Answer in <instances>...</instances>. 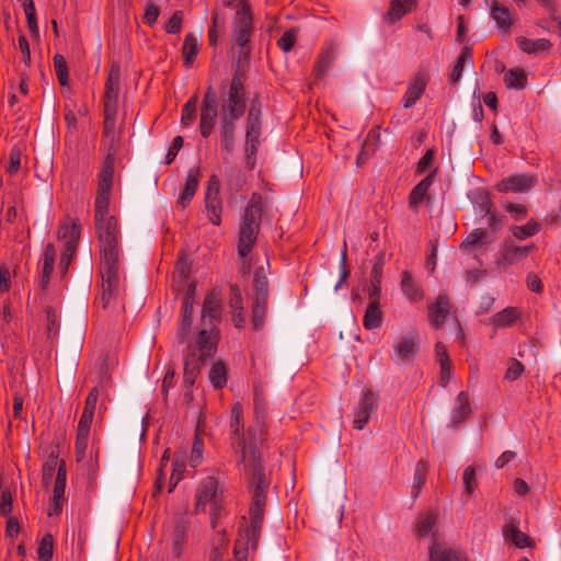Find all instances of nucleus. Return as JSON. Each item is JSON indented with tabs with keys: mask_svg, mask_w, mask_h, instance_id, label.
<instances>
[{
	"mask_svg": "<svg viewBox=\"0 0 561 561\" xmlns=\"http://www.w3.org/2000/svg\"><path fill=\"white\" fill-rule=\"evenodd\" d=\"M245 434V459L239 455V465L243 467L247 488L251 493L250 525L244 529L242 542L245 550H256L264 522L265 507L267 504V492L271 479L266 473L259 446L267 439L266 423L254 421L248 427Z\"/></svg>",
	"mask_w": 561,
	"mask_h": 561,
	"instance_id": "nucleus-1",
	"label": "nucleus"
},
{
	"mask_svg": "<svg viewBox=\"0 0 561 561\" xmlns=\"http://www.w3.org/2000/svg\"><path fill=\"white\" fill-rule=\"evenodd\" d=\"M110 201L104 208L98 207L95 202V230L100 242L101 262L99 273L102 278L101 296L95 304L106 309L110 301L118 295L119 288V249H118V225L114 216H108Z\"/></svg>",
	"mask_w": 561,
	"mask_h": 561,
	"instance_id": "nucleus-2",
	"label": "nucleus"
},
{
	"mask_svg": "<svg viewBox=\"0 0 561 561\" xmlns=\"http://www.w3.org/2000/svg\"><path fill=\"white\" fill-rule=\"evenodd\" d=\"M222 100L219 115V140L224 157L232 154L234 149L236 123L247 110V93L240 68L228 84L222 83Z\"/></svg>",
	"mask_w": 561,
	"mask_h": 561,
	"instance_id": "nucleus-3",
	"label": "nucleus"
},
{
	"mask_svg": "<svg viewBox=\"0 0 561 561\" xmlns=\"http://www.w3.org/2000/svg\"><path fill=\"white\" fill-rule=\"evenodd\" d=\"M218 337L214 330L202 329L197 334L196 346L188 345L184 354L183 385L193 388L206 362L214 357L217 351Z\"/></svg>",
	"mask_w": 561,
	"mask_h": 561,
	"instance_id": "nucleus-4",
	"label": "nucleus"
},
{
	"mask_svg": "<svg viewBox=\"0 0 561 561\" xmlns=\"http://www.w3.org/2000/svg\"><path fill=\"white\" fill-rule=\"evenodd\" d=\"M263 213V197L252 193L239 225L238 254L247 257L256 242Z\"/></svg>",
	"mask_w": 561,
	"mask_h": 561,
	"instance_id": "nucleus-5",
	"label": "nucleus"
},
{
	"mask_svg": "<svg viewBox=\"0 0 561 561\" xmlns=\"http://www.w3.org/2000/svg\"><path fill=\"white\" fill-rule=\"evenodd\" d=\"M253 31V18L250 4L242 0L237 8L236 19L232 25V37L239 48L238 68L248 62L251 55V35Z\"/></svg>",
	"mask_w": 561,
	"mask_h": 561,
	"instance_id": "nucleus-6",
	"label": "nucleus"
},
{
	"mask_svg": "<svg viewBox=\"0 0 561 561\" xmlns=\"http://www.w3.org/2000/svg\"><path fill=\"white\" fill-rule=\"evenodd\" d=\"M81 226L78 220L72 221L70 225L67 222L60 224L57 232L59 240H65V249L61 253L59 261V271L64 276L76 254L79 239H80Z\"/></svg>",
	"mask_w": 561,
	"mask_h": 561,
	"instance_id": "nucleus-7",
	"label": "nucleus"
},
{
	"mask_svg": "<svg viewBox=\"0 0 561 561\" xmlns=\"http://www.w3.org/2000/svg\"><path fill=\"white\" fill-rule=\"evenodd\" d=\"M116 153L117 146L114 144V139H112L111 144L108 145L105 159L102 163L101 172L99 174L98 193L95 197V202H98L99 208H104L105 203L110 201Z\"/></svg>",
	"mask_w": 561,
	"mask_h": 561,
	"instance_id": "nucleus-8",
	"label": "nucleus"
},
{
	"mask_svg": "<svg viewBox=\"0 0 561 561\" xmlns=\"http://www.w3.org/2000/svg\"><path fill=\"white\" fill-rule=\"evenodd\" d=\"M218 95L213 85H208L201 104L199 131L207 139L214 131L218 117Z\"/></svg>",
	"mask_w": 561,
	"mask_h": 561,
	"instance_id": "nucleus-9",
	"label": "nucleus"
},
{
	"mask_svg": "<svg viewBox=\"0 0 561 561\" xmlns=\"http://www.w3.org/2000/svg\"><path fill=\"white\" fill-rule=\"evenodd\" d=\"M243 430V409L240 402L231 407L230 439L234 453L245 459V434Z\"/></svg>",
	"mask_w": 561,
	"mask_h": 561,
	"instance_id": "nucleus-10",
	"label": "nucleus"
},
{
	"mask_svg": "<svg viewBox=\"0 0 561 561\" xmlns=\"http://www.w3.org/2000/svg\"><path fill=\"white\" fill-rule=\"evenodd\" d=\"M220 183L216 175H210L207 182L205 194V208L207 210L208 219L216 226L221 222L222 204L219 197Z\"/></svg>",
	"mask_w": 561,
	"mask_h": 561,
	"instance_id": "nucleus-11",
	"label": "nucleus"
},
{
	"mask_svg": "<svg viewBox=\"0 0 561 561\" xmlns=\"http://www.w3.org/2000/svg\"><path fill=\"white\" fill-rule=\"evenodd\" d=\"M535 250V244L515 245L512 241H505L496 260V265L500 270H505L507 266L522 262Z\"/></svg>",
	"mask_w": 561,
	"mask_h": 561,
	"instance_id": "nucleus-12",
	"label": "nucleus"
},
{
	"mask_svg": "<svg viewBox=\"0 0 561 561\" xmlns=\"http://www.w3.org/2000/svg\"><path fill=\"white\" fill-rule=\"evenodd\" d=\"M378 407V394L371 389H366L355 408L353 426L356 430H363L368 423L370 415Z\"/></svg>",
	"mask_w": 561,
	"mask_h": 561,
	"instance_id": "nucleus-13",
	"label": "nucleus"
},
{
	"mask_svg": "<svg viewBox=\"0 0 561 561\" xmlns=\"http://www.w3.org/2000/svg\"><path fill=\"white\" fill-rule=\"evenodd\" d=\"M221 317V295L218 290L214 289L209 291L203 302L202 308V324L204 329L210 331L218 336V332L214 327V321L219 320Z\"/></svg>",
	"mask_w": 561,
	"mask_h": 561,
	"instance_id": "nucleus-14",
	"label": "nucleus"
},
{
	"mask_svg": "<svg viewBox=\"0 0 561 561\" xmlns=\"http://www.w3.org/2000/svg\"><path fill=\"white\" fill-rule=\"evenodd\" d=\"M219 482L215 477H206L202 480L196 492V507L197 512L204 511L206 505L210 503L214 507H217V492Z\"/></svg>",
	"mask_w": 561,
	"mask_h": 561,
	"instance_id": "nucleus-15",
	"label": "nucleus"
},
{
	"mask_svg": "<svg viewBox=\"0 0 561 561\" xmlns=\"http://www.w3.org/2000/svg\"><path fill=\"white\" fill-rule=\"evenodd\" d=\"M536 183V179L527 174H514L501 180L496 190L501 193H526Z\"/></svg>",
	"mask_w": 561,
	"mask_h": 561,
	"instance_id": "nucleus-16",
	"label": "nucleus"
},
{
	"mask_svg": "<svg viewBox=\"0 0 561 561\" xmlns=\"http://www.w3.org/2000/svg\"><path fill=\"white\" fill-rule=\"evenodd\" d=\"M437 174V168L431 171L423 180H421L409 194V208L414 213L419 211L420 205L424 201H431L428 190Z\"/></svg>",
	"mask_w": 561,
	"mask_h": 561,
	"instance_id": "nucleus-17",
	"label": "nucleus"
},
{
	"mask_svg": "<svg viewBox=\"0 0 561 561\" xmlns=\"http://www.w3.org/2000/svg\"><path fill=\"white\" fill-rule=\"evenodd\" d=\"M428 82V76L422 71L414 73L403 95V106L412 107L423 95Z\"/></svg>",
	"mask_w": 561,
	"mask_h": 561,
	"instance_id": "nucleus-18",
	"label": "nucleus"
},
{
	"mask_svg": "<svg viewBox=\"0 0 561 561\" xmlns=\"http://www.w3.org/2000/svg\"><path fill=\"white\" fill-rule=\"evenodd\" d=\"M121 83V67L113 64L105 82L104 106L117 107Z\"/></svg>",
	"mask_w": 561,
	"mask_h": 561,
	"instance_id": "nucleus-19",
	"label": "nucleus"
},
{
	"mask_svg": "<svg viewBox=\"0 0 561 561\" xmlns=\"http://www.w3.org/2000/svg\"><path fill=\"white\" fill-rule=\"evenodd\" d=\"M450 312V301L447 295H439L436 302L428 307V317L431 325L440 329Z\"/></svg>",
	"mask_w": 561,
	"mask_h": 561,
	"instance_id": "nucleus-20",
	"label": "nucleus"
},
{
	"mask_svg": "<svg viewBox=\"0 0 561 561\" xmlns=\"http://www.w3.org/2000/svg\"><path fill=\"white\" fill-rule=\"evenodd\" d=\"M503 536L506 541H511L517 548H530L534 546L533 539L518 527V522L511 518L503 526Z\"/></svg>",
	"mask_w": 561,
	"mask_h": 561,
	"instance_id": "nucleus-21",
	"label": "nucleus"
},
{
	"mask_svg": "<svg viewBox=\"0 0 561 561\" xmlns=\"http://www.w3.org/2000/svg\"><path fill=\"white\" fill-rule=\"evenodd\" d=\"M471 412L469 393L467 391H460L456 399V407L451 411L448 426L451 428L458 427L470 416Z\"/></svg>",
	"mask_w": 561,
	"mask_h": 561,
	"instance_id": "nucleus-22",
	"label": "nucleus"
},
{
	"mask_svg": "<svg viewBox=\"0 0 561 561\" xmlns=\"http://www.w3.org/2000/svg\"><path fill=\"white\" fill-rule=\"evenodd\" d=\"M202 173L199 168L188 170L184 187L179 196L178 204L185 208L193 199L201 180Z\"/></svg>",
	"mask_w": 561,
	"mask_h": 561,
	"instance_id": "nucleus-23",
	"label": "nucleus"
},
{
	"mask_svg": "<svg viewBox=\"0 0 561 561\" xmlns=\"http://www.w3.org/2000/svg\"><path fill=\"white\" fill-rule=\"evenodd\" d=\"M417 7V0H392L383 16L388 24H394Z\"/></svg>",
	"mask_w": 561,
	"mask_h": 561,
	"instance_id": "nucleus-24",
	"label": "nucleus"
},
{
	"mask_svg": "<svg viewBox=\"0 0 561 561\" xmlns=\"http://www.w3.org/2000/svg\"><path fill=\"white\" fill-rule=\"evenodd\" d=\"M100 379L95 387H93L84 402L83 413H89L91 415H94L98 399L100 397V390L104 388L105 382L110 380V376L107 375V365L105 360L102 362L100 367Z\"/></svg>",
	"mask_w": 561,
	"mask_h": 561,
	"instance_id": "nucleus-25",
	"label": "nucleus"
},
{
	"mask_svg": "<svg viewBox=\"0 0 561 561\" xmlns=\"http://www.w3.org/2000/svg\"><path fill=\"white\" fill-rule=\"evenodd\" d=\"M336 50L337 45L333 42L325 43V46L323 50L319 54L318 59L313 67V73L317 79H321L330 66L332 65L333 60L336 57Z\"/></svg>",
	"mask_w": 561,
	"mask_h": 561,
	"instance_id": "nucleus-26",
	"label": "nucleus"
},
{
	"mask_svg": "<svg viewBox=\"0 0 561 561\" xmlns=\"http://www.w3.org/2000/svg\"><path fill=\"white\" fill-rule=\"evenodd\" d=\"M56 260V249L53 243L46 244L43 253V268L39 276V288L45 291L49 284L50 275Z\"/></svg>",
	"mask_w": 561,
	"mask_h": 561,
	"instance_id": "nucleus-27",
	"label": "nucleus"
},
{
	"mask_svg": "<svg viewBox=\"0 0 561 561\" xmlns=\"http://www.w3.org/2000/svg\"><path fill=\"white\" fill-rule=\"evenodd\" d=\"M394 350L402 360L413 359L419 351L417 333H410L407 336L402 337L396 344Z\"/></svg>",
	"mask_w": 561,
	"mask_h": 561,
	"instance_id": "nucleus-28",
	"label": "nucleus"
},
{
	"mask_svg": "<svg viewBox=\"0 0 561 561\" xmlns=\"http://www.w3.org/2000/svg\"><path fill=\"white\" fill-rule=\"evenodd\" d=\"M401 290L410 301H420L423 299L424 294L421 286L414 280L409 271H403L401 274Z\"/></svg>",
	"mask_w": 561,
	"mask_h": 561,
	"instance_id": "nucleus-29",
	"label": "nucleus"
},
{
	"mask_svg": "<svg viewBox=\"0 0 561 561\" xmlns=\"http://www.w3.org/2000/svg\"><path fill=\"white\" fill-rule=\"evenodd\" d=\"M430 561H462L458 552L438 542L436 539L430 548Z\"/></svg>",
	"mask_w": 561,
	"mask_h": 561,
	"instance_id": "nucleus-30",
	"label": "nucleus"
},
{
	"mask_svg": "<svg viewBox=\"0 0 561 561\" xmlns=\"http://www.w3.org/2000/svg\"><path fill=\"white\" fill-rule=\"evenodd\" d=\"M516 44L520 50L530 55L547 51L552 46L551 42L547 38L529 39L525 36H517Z\"/></svg>",
	"mask_w": 561,
	"mask_h": 561,
	"instance_id": "nucleus-31",
	"label": "nucleus"
},
{
	"mask_svg": "<svg viewBox=\"0 0 561 561\" xmlns=\"http://www.w3.org/2000/svg\"><path fill=\"white\" fill-rule=\"evenodd\" d=\"M491 16L496 22L497 26L508 33L512 27V18L508 8L499 3V1H494V7L490 8Z\"/></svg>",
	"mask_w": 561,
	"mask_h": 561,
	"instance_id": "nucleus-32",
	"label": "nucleus"
},
{
	"mask_svg": "<svg viewBox=\"0 0 561 561\" xmlns=\"http://www.w3.org/2000/svg\"><path fill=\"white\" fill-rule=\"evenodd\" d=\"M469 196L482 217H485L486 215L491 214V207L493 203L486 190H474L473 192H471Z\"/></svg>",
	"mask_w": 561,
	"mask_h": 561,
	"instance_id": "nucleus-33",
	"label": "nucleus"
},
{
	"mask_svg": "<svg viewBox=\"0 0 561 561\" xmlns=\"http://www.w3.org/2000/svg\"><path fill=\"white\" fill-rule=\"evenodd\" d=\"M428 472V462L424 459H421L416 462L414 477H413V485H412V497L413 500L417 499L423 485L426 481V476Z\"/></svg>",
	"mask_w": 561,
	"mask_h": 561,
	"instance_id": "nucleus-34",
	"label": "nucleus"
},
{
	"mask_svg": "<svg viewBox=\"0 0 561 561\" xmlns=\"http://www.w3.org/2000/svg\"><path fill=\"white\" fill-rule=\"evenodd\" d=\"M198 53V44L196 37L188 33L185 35L182 46L183 64L185 67H191Z\"/></svg>",
	"mask_w": 561,
	"mask_h": 561,
	"instance_id": "nucleus-35",
	"label": "nucleus"
},
{
	"mask_svg": "<svg viewBox=\"0 0 561 561\" xmlns=\"http://www.w3.org/2000/svg\"><path fill=\"white\" fill-rule=\"evenodd\" d=\"M504 83L508 89L523 90L527 85V76L522 68L510 69L504 76Z\"/></svg>",
	"mask_w": 561,
	"mask_h": 561,
	"instance_id": "nucleus-36",
	"label": "nucleus"
},
{
	"mask_svg": "<svg viewBox=\"0 0 561 561\" xmlns=\"http://www.w3.org/2000/svg\"><path fill=\"white\" fill-rule=\"evenodd\" d=\"M215 389H222L227 383V366L222 360L214 363L208 375Z\"/></svg>",
	"mask_w": 561,
	"mask_h": 561,
	"instance_id": "nucleus-37",
	"label": "nucleus"
},
{
	"mask_svg": "<svg viewBox=\"0 0 561 561\" xmlns=\"http://www.w3.org/2000/svg\"><path fill=\"white\" fill-rule=\"evenodd\" d=\"M469 61L472 64V53L471 49L468 46H465L458 56L456 64L453 68V71L449 77V82L451 84H456L462 76L465 64Z\"/></svg>",
	"mask_w": 561,
	"mask_h": 561,
	"instance_id": "nucleus-38",
	"label": "nucleus"
},
{
	"mask_svg": "<svg viewBox=\"0 0 561 561\" xmlns=\"http://www.w3.org/2000/svg\"><path fill=\"white\" fill-rule=\"evenodd\" d=\"M116 114L117 107L104 106L103 136L108 138L110 142L114 139V144L117 146L114 135Z\"/></svg>",
	"mask_w": 561,
	"mask_h": 561,
	"instance_id": "nucleus-39",
	"label": "nucleus"
},
{
	"mask_svg": "<svg viewBox=\"0 0 561 561\" xmlns=\"http://www.w3.org/2000/svg\"><path fill=\"white\" fill-rule=\"evenodd\" d=\"M519 317V312L514 307H507L492 317V323L499 328L512 325Z\"/></svg>",
	"mask_w": 561,
	"mask_h": 561,
	"instance_id": "nucleus-40",
	"label": "nucleus"
},
{
	"mask_svg": "<svg viewBox=\"0 0 561 561\" xmlns=\"http://www.w3.org/2000/svg\"><path fill=\"white\" fill-rule=\"evenodd\" d=\"M382 322V313L379 309V305H370L365 311L363 325L367 330L378 329Z\"/></svg>",
	"mask_w": 561,
	"mask_h": 561,
	"instance_id": "nucleus-41",
	"label": "nucleus"
},
{
	"mask_svg": "<svg viewBox=\"0 0 561 561\" xmlns=\"http://www.w3.org/2000/svg\"><path fill=\"white\" fill-rule=\"evenodd\" d=\"M66 463L61 462L58 471L56 473L55 485L53 491V497L50 501L54 502H62L65 499V489H66Z\"/></svg>",
	"mask_w": 561,
	"mask_h": 561,
	"instance_id": "nucleus-42",
	"label": "nucleus"
},
{
	"mask_svg": "<svg viewBox=\"0 0 561 561\" xmlns=\"http://www.w3.org/2000/svg\"><path fill=\"white\" fill-rule=\"evenodd\" d=\"M510 230L517 240H525L537 234L540 231V225L536 220L530 219L524 226H512Z\"/></svg>",
	"mask_w": 561,
	"mask_h": 561,
	"instance_id": "nucleus-43",
	"label": "nucleus"
},
{
	"mask_svg": "<svg viewBox=\"0 0 561 561\" xmlns=\"http://www.w3.org/2000/svg\"><path fill=\"white\" fill-rule=\"evenodd\" d=\"M436 524V514L433 512H426L420 514L416 522V533L419 537L427 536Z\"/></svg>",
	"mask_w": 561,
	"mask_h": 561,
	"instance_id": "nucleus-44",
	"label": "nucleus"
},
{
	"mask_svg": "<svg viewBox=\"0 0 561 561\" xmlns=\"http://www.w3.org/2000/svg\"><path fill=\"white\" fill-rule=\"evenodd\" d=\"M61 462H65V461L64 460L59 461L58 456L54 455V454H51L48 457V459L44 462L43 468H42V479H43V484L45 486H48L50 484L53 477H54L56 470L58 471V468Z\"/></svg>",
	"mask_w": 561,
	"mask_h": 561,
	"instance_id": "nucleus-45",
	"label": "nucleus"
},
{
	"mask_svg": "<svg viewBox=\"0 0 561 561\" xmlns=\"http://www.w3.org/2000/svg\"><path fill=\"white\" fill-rule=\"evenodd\" d=\"M198 96L194 94L182 107L181 123L183 126H190L196 118Z\"/></svg>",
	"mask_w": 561,
	"mask_h": 561,
	"instance_id": "nucleus-46",
	"label": "nucleus"
},
{
	"mask_svg": "<svg viewBox=\"0 0 561 561\" xmlns=\"http://www.w3.org/2000/svg\"><path fill=\"white\" fill-rule=\"evenodd\" d=\"M54 553V537L51 534H45L37 548L38 561H51Z\"/></svg>",
	"mask_w": 561,
	"mask_h": 561,
	"instance_id": "nucleus-47",
	"label": "nucleus"
},
{
	"mask_svg": "<svg viewBox=\"0 0 561 561\" xmlns=\"http://www.w3.org/2000/svg\"><path fill=\"white\" fill-rule=\"evenodd\" d=\"M260 134H245V156L248 160L249 168L252 169L255 162V154L257 151V146L260 144Z\"/></svg>",
	"mask_w": 561,
	"mask_h": 561,
	"instance_id": "nucleus-48",
	"label": "nucleus"
},
{
	"mask_svg": "<svg viewBox=\"0 0 561 561\" xmlns=\"http://www.w3.org/2000/svg\"><path fill=\"white\" fill-rule=\"evenodd\" d=\"M54 68L60 85H68V66L65 57L60 54L54 56Z\"/></svg>",
	"mask_w": 561,
	"mask_h": 561,
	"instance_id": "nucleus-49",
	"label": "nucleus"
},
{
	"mask_svg": "<svg viewBox=\"0 0 561 561\" xmlns=\"http://www.w3.org/2000/svg\"><path fill=\"white\" fill-rule=\"evenodd\" d=\"M486 238L485 230L478 228L472 230L467 238L461 242L460 249L468 251L474 248L477 244L482 243Z\"/></svg>",
	"mask_w": 561,
	"mask_h": 561,
	"instance_id": "nucleus-50",
	"label": "nucleus"
},
{
	"mask_svg": "<svg viewBox=\"0 0 561 561\" xmlns=\"http://www.w3.org/2000/svg\"><path fill=\"white\" fill-rule=\"evenodd\" d=\"M253 414L254 421L266 423V401L264 397L257 391H255L253 399Z\"/></svg>",
	"mask_w": 561,
	"mask_h": 561,
	"instance_id": "nucleus-51",
	"label": "nucleus"
},
{
	"mask_svg": "<svg viewBox=\"0 0 561 561\" xmlns=\"http://www.w3.org/2000/svg\"><path fill=\"white\" fill-rule=\"evenodd\" d=\"M245 185V176L238 169H231L228 173V187L232 193H238Z\"/></svg>",
	"mask_w": 561,
	"mask_h": 561,
	"instance_id": "nucleus-52",
	"label": "nucleus"
},
{
	"mask_svg": "<svg viewBox=\"0 0 561 561\" xmlns=\"http://www.w3.org/2000/svg\"><path fill=\"white\" fill-rule=\"evenodd\" d=\"M298 31L296 28H289L283 33L277 41V46L285 53L291 50L297 41Z\"/></svg>",
	"mask_w": 561,
	"mask_h": 561,
	"instance_id": "nucleus-53",
	"label": "nucleus"
},
{
	"mask_svg": "<svg viewBox=\"0 0 561 561\" xmlns=\"http://www.w3.org/2000/svg\"><path fill=\"white\" fill-rule=\"evenodd\" d=\"M462 480H463V485H465V493L468 496H471L478 485L477 478H476V470L473 467L469 466L465 469L463 474H462Z\"/></svg>",
	"mask_w": 561,
	"mask_h": 561,
	"instance_id": "nucleus-54",
	"label": "nucleus"
},
{
	"mask_svg": "<svg viewBox=\"0 0 561 561\" xmlns=\"http://www.w3.org/2000/svg\"><path fill=\"white\" fill-rule=\"evenodd\" d=\"M253 289L255 294H268V280L263 267L257 268L254 273Z\"/></svg>",
	"mask_w": 561,
	"mask_h": 561,
	"instance_id": "nucleus-55",
	"label": "nucleus"
},
{
	"mask_svg": "<svg viewBox=\"0 0 561 561\" xmlns=\"http://www.w3.org/2000/svg\"><path fill=\"white\" fill-rule=\"evenodd\" d=\"M267 313V308L261 307L259 305H252V325L254 330H261L265 323V317Z\"/></svg>",
	"mask_w": 561,
	"mask_h": 561,
	"instance_id": "nucleus-56",
	"label": "nucleus"
},
{
	"mask_svg": "<svg viewBox=\"0 0 561 561\" xmlns=\"http://www.w3.org/2000/svg\"><path fill=\"white\" fill-rule=\"evenodd\" d=\"M525 367L522 362L516 358H511L508 363V368L505 373V379L508 381H514L518 379L524 373Z\"/></svg>",
	"mask_w": 561,
	"mask_h": 561,
	"instance_id": "nucleus-57",
	"label": "nucleus"
},
{
	"mask_svg": "<svg viewBox=\"0 0 561 561\" xmlns=\"http://www.w3.org/2000/svg\"><path fill=\"white\" fill-rule=\"evenodd\" d=\"M191 327H192V318L187 317V316H185V317L181 316L180 327L176 332L178 343L183 344L187 340V337L191 333Z\"/></svg>",
	"mask_w": 561,
	"mask_h": 561,
	"instance_id": "nucleus-58",
	"label": "nucleus"
},
{
	"mask_svg": "<svg viewBox=\"0 0 561 561\" xmlns=\"http://www.w3.org/2000/svg\"><path fill=\"white\" fill-rule=\"evenodd\" d=\"M182 11H175L165 24V32L168 34H178L182 28Z\"/></svg>",
	"mask_w": 561,
	"mask_h": 561,
	"instance_id": "nucleus-59",
	"label": "nucleus"
},
{
	"mask_svg": "<svg viewBox=\"0 0 561 561\" xmlns=\"http://www.w3.org/2000/svg\"><path fill=\"white\" fill-rule=\"evenodd\" d=\"M183 142H184V140H183L182 136L174 137V139L165 154V159H164L165 164H171L175 160L178 152L183 147Z\"/></svg>",
	"mask_w": 561,
	"mask_h": 561,
	"instance_id": "nucleus-60",
	"label": "nucleus"
},
{
	"mask_svg": "<svg viewBox=\"0 0 561 561\" xmlns=\"http://www.w3.org/2000/svg\"><path fill=\"white\" fill-rule=\"evenodd\" d=\"M19 49L22 54V61L25 65V67L31 66V51H30V44L25 35L21 34L18 39Z\"/></svg>",
	"mask_w": 561,
	"mask_h": 561,
	"instance_id": "nucleus-61",
	"label": "nucleus"
},
{
	"mask_svg": "<svg viewBox=\"0 0 561 561\" xmlns=\"http://www.w3.org/2000/svg\"><path fill=\"white\" fill-rule=\"evenodd\" d=\"M203 457V442L199 438H195L193 446L190 462L192 467H197L201 463Z\"/></svg>",
	"mask_w": 561,
	"mask_h": 561,
	"instance_id": "nucleus-62",
	"label": "nucleus"
},
{
	"mask_svg": "<svg viewBox=\"0 0 561 561\" xmlns=\"http://www.w3.org/2000/svg\"><path fill=\"white\" fill-rule=\"evenodd\" d=\"M434 161V150L428 149L426 153L420 159L416 165V174H422L426 172L433 164Z\"/></svg>",
	"mask_w": 561,
	"mask_h": 561,
	"instance_id": "nucleus-63",
	"label": "nucleus"
},
{
	"mask_svg": "<svg viewBox=\"0 0 561 561\" xmlns=\"http://www.w3.org/2000/svg\"><path fill=\"white\" fill-rule=\"evenodd\" d=\"M230 307L232 310H243L242 296L238 285H230Z\"/></svg>",
	"mask_w": 561,
	"mask_h": 561,
	"instance_id": "nucleus-64",
	"label": "nucleus"
}]
</instances>
